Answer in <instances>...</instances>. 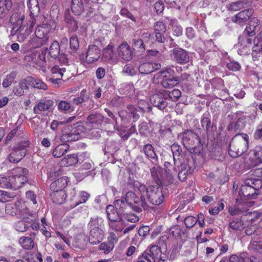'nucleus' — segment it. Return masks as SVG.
I'll list each match as a JSON object with an SVG mask.
<instances>
[{
    "label": "nucleus",
    "instance_id": "nucleus-64",
    "mask_svg": "<svg viewBox=\"0 0 262 262\" xmlns=\"http://www.w3.org/2000/svg\"><path fill=\"white\" fill-rule=\"evenodd\" d=\"M197 221V219L192 216H187L184 219V223L187 228L192 227Z\"/></svg>",
    "mask_w": 262,
    "mask_h": 262
},
{
    "label": "nucleus",
    "instance_id": "nucleus-8",
    "mask_svg": "<svg viewBox=\"0 0 262 262\" xmlns=\"http://www.w3.org/2000/svg\"><path fill=\"white\" fill-rule=\"evenodd\" d=\"M174 71L172 68H168L160 72V75L163 78L161 85L166 89L172 88L177 85L180 81L178 77H173Z\"/></svg>",
    "mask_w": 262,
    "mask_h": 262
},
{
    "label": "nucleus",
    "instance_id": "nucleus-37",
    "mask_svg": "<svg viewBox=\"0 0 262 262\" xmlns=\"http://www.w3.org/2000/svg\"><path fill=\"white\" fill-rule=\"evenodd\" d=\"M78 159L76 155H68L62 159L60 164L63 166H72L78 162Z\"/></svg>",
    "mask_w": 262,
    "mask_h": 262
},
{
    "label": "nucleus",
    "instance_id": "nucleus-26",
    "mask_svg": "<svg viewBox=\"0 0 262 262\" xmlns=\"http://www.w3.org/2000/svg\"><path fill=\"white\" fill-rule=\"evenodd\" d=\"M154 30L157 41L163 42L164 40L163 34L166 31V27L164 23L161 21L156 23L154 26Z\"/></svg>",
    "mask_w": 262,
    "mask_h": 262
},
{
    "label": "nucleus",
    "instance_id": "nucleus-25",
    "mask_svg": "<svg viewBox=\"0 0 262 262\" xmlns=\"http://www.w3.org/2000/svg\"><path fill=\"white\" fill-rule=\"evenodd\" d=\"M126 225L125 222L121 216L118 219L114 220L108 223L109 230L112 231L120 232Z\"/></svg>",
    "mask_w": 262,
    "mask_h": 262
},
{
    "label": "nucleus",
    "instance_id": "nucleus-15",
    "mask_svg": "<svg viewBox=\"0 0 262 262\" xmlns=\"http://www.w3.org/2000/svg\"><path fill=\"white\" fill-rule=\"evenodd\" d=\"M238 39L239 42L237 45L238 53L241 55L246 54L249 52V48L252 46V39L250 36L247 35L239 36Z\"/></svg>",
    "mask_w": 262,
    "mask_h": 262
},
{
    "label": "nucleus",
    "instance_id": "nucleus-10",
    "mask_svg": "<svg viewBox=\"0 0 262 262\" xmlns=\"http://www.w3.org/2000/svg\"><path fill=\"white\" fill-rule=\"evenodd\" d=\"M29 145L28 141L20 142L18 145L14 146L13 151L9 155L8 159L11 162H18L26 155L25 149Z\"/></svg>",
    "mask_w": 262,
    "mask_h": 262
},
{
    "label": "nucleus",
    "instance_id": "nucleus-35",
    "mask_svg": "<svg viewBox=\"0 0 262 262\" xmlns=\"http://www.w3.org/2000/svg\"><path fill=\"white\" fill-rule=\"evenodd\" d=\"M114 205V207L120 216L125 213L126 210L129 207L123 199L115 201Z\"/></svg>",
    "mask_w": 262,
    "mask_h": 262
},
{
    "label": "nucleus",
    "instance_id": "nucleus-29",
    "mask_svg": "<svg viewBox=\"0 0 262 262\" xmlns=\"http://www.w3.org/2000/svg\"><path fill=\"white\" fill-rule=\"evenodd\" d=\"M25 15L19 13H14L10 17V21L13 25L12 29L26 25L24 23Z\"/></svg>",
    "mask_w": 262,
    "mask_h": 262
},
{
    "label": "nucleus",
    "instance_id": "nucleus-52",
    "mask_svg": "<svg viewBox=\"0 0 262 262\" xmlns=\"http://www.w3.org/2000/svg\"><path fill=\"white\" fill-rule=\"evenodd\" d=\"M133 48L134 50L140 53L144 52L145 48L143 40L141 39H134Z\"/></svg>",
    "mask_w": 262,
    "mask_h": 262
},
{
    "label": "nucleus",
    "instance_id": "nucleus-42",
    "mask_svg": "<svg viewBox=\"0 0 262 262\" xmlns=\"http://www.w3.org/2000/svg\"><path fill=\"white\" fill-rule=\"evenodd\" d=\"M24 258L29 262H42V261L41 255L40 253H33L31 251L27 252Z\"/></svg>",
    "mask_w": 262,
    "mask_h": 262
},
{
    "label": "nucleus",
    "instance_id": "nucleus-41",
    "mask_svg": "<svg viewBox=\"0 0 262 262\" xmlns=\"http://www.w3.org/2000/svg\"><path fill=\"white\" fill-rule=\"evenodd\" d=\"M127 111L126 112L121 111L119 112V116L122 118L125 117L124 114L127 113L128 114V117H132L134 121L137 120L139 116L136 113V108L134 107V106L132 105H128L127 107Z\"/></svg>",
    "mask_w": 262,
    "mask_h": 262
},
{
    "label": "nucleus",
    "instance_id": "nucleus-17",
    "mask_svg": "<svg viewBox=\"0 0 262 262\" xmlns=\"http://www.w3.org/2000/svg\"><path fill=\"white\" fill-rule=\"evenodd\" d=\"M100 56V49L95 45L89 46L86 53L85 60L88 63H93L99 58Z\"/></svg>",
    "mask_w": 262,
    "mask_h": 262
},
{
    "label": "nucleus",
    "instance_id": "nucleus-30",
    "mask_svg": "<svg viewBox=\"0 0 262 262\" xmlns=\"http://www.w3.org/2000/svg\"><path fill=\"white\" fill-rule=\"evenodd\" d=\"M259 21L256 18H252L249 21V25L246 27L244 32V34L253 36L255 34L256 28L258 26Z\"/></svg>",
    "mask_w": 262,
    "mask_h": 262
},
{
    "label": "nucleus",
    "instance_id": "nucleus-50",
    "mask_svg": "<svg viewBox=\"0 0 262 262\" xmlns=\"http://www.w3.org/2000/svg\"><path fill=\"white\" fill-rule=\"evenodd\" d=\"M59 44L57 41H54L50 46L49 53L52 57L55 58L59 55Z\"/></svg>",
    "mask_w": 262,
    "mask_h": 262
},
{
    "label": "nucleus",
    "instance_id": "nucleus-19",
    "mask_svg": "<svg viewBox=\"0 0 262 262\" xmlns=\"http://www.w3.org/2000/svg\"><path fill=\"white\" fill-rule=\"evenodd\" d=\"M220 262H262V260H259L257 257L253 256L248 257L247 254L244 253L241 254L240 256L236 255H232L230 257L229 261L222 260Z\"/></svg>",
    "mask_w": 262,
    "mask_h": 262
},
{
    "label": "nucleus",
    "instance_id": "nucleus-24",
    "mask_svg": "<svg viewBox=\"0 0 262 262\" xmlns=\"http://www.w3.org/2000/svg\"><path fill=\"white\" fill-rule=\"evenodd\" d=\"M253 13V10L252 9L242 11L235 15L233 21L239 24L244 23L250 18Z\"/></svg>",
    "mask_w": 262,
    "mask_h": 262
},
{
    "label": "nucleus",
    "instance_id": "nucleus-33",
    "mask_svg": "<svg viewBox=\"0 0 262 262\" xmlns=\"http://www.w3.org/2000/svg\"><path fill=\"white\" fill-rule=\"evenodd\" d=\"M12 6L11 0H0V18H4L8 13Z\"/></svg>",
    "mask_w": 262,
    "mask_h": 262
},
{
    "label": "nucleus",
    "instance_id": "nucleus-47",
    "mask_svg": "<svg viewBox=\"0 0 262 262\" xmlns=\"http://www.w3.org/2000/svg\"><path fill=\"white\" fill-rule=\"evenodd\" d=\"M255 162L253 166H256L262 163V146H256L253 150Z\"/></svg>",
    "mask_w": 262,
    "mask_h": 262
},
{
    "label": "nucleus",
    "instance_id": "nucleus-31",
    "mask_svg": "<svg viewBox=\"0 0 262 262\" xmlns=\"http://www.w3.org/2000/svg\"><path fill=\"white\" fill-rule=\"evenodd\" d=\"M53 105V102L51 100H47L40 102L34 107L33 111L35 114H39L42 111L49 110Z\"/></svg>",
    "mask_w": 262,
    "mask_h": 262
},
{
    "label": "nucleus",
    "instance_id": "nucleus-28",
    "mask_svg": "<svg viewBox=\"0 0 262 262\" xmlns=\"http://www.w3.org/2000/svg\"><path fill=\"white\" fill-rule=\"evenodd\" d=\"M68 181V177H61L51 183V189L52 191H62V189L67 185Z\"/></svg>",
    "mask_w": 262,
    "mask_h": 262
},
{
    "label": "nucleus",
    "instance_id": "nucleus-9",
    "mask_svg": "<svg viewBox=\"0 0 262 262\" xmlns=\"http://www.w3.org/2000/svg\"><path fill=\"white\" fill-rule=\"evenodd\" d=\"M35 23V19L32 18L31 21L27 25L19 27L16 29H12L10 35L14 36L16 34L17 40L19 42H24L32 32Z\"/></svg>",
    "mask_w": 262,
    "mask_h": 262
},
{
    "label": "nucleus",
    "instance_id": "nucleus-16",
    "mask_svg": "<svg viewBox=\"0 0 262 262\" xmlns=\"http://www.w3.org/2000/svg\"><path fill=\"white\" fill-rule=\"evenodd\" d=\"M53 192L51 194V197L53 202L57 204H63L66 198L69 195H70V199L73 200L72 197H75L76 195V191L73 189L71 190L70 194L66 195L65 193L63 191H53Z\"/></svg>",
    "mask_w": 262,
    "mask_h": 262
},
{
    "label": "nucleus",
    "instance_id": "nucleus-12",
    "mask_svg": "<svg viewBox=\"0 0 262 262\" xmlns=\"http://www.w3.org/2000/svg\"><path fill=\"white\" fill-rule=\"evenodd\" d=\"M182 141L188 150L194 149L200 144L199 136L191 130H187L183 133Z\"/></svg>",
    "mask_w": 262,
    "mask_h": 262
},
{
    "label": "nucleus",
    "instance_id": "nucleus-1",
    "mask_svg": "<svg viewBox=\"0 0 262 262\" xmlns=\"http://www.w3.org/2000/svg\"><path fill=\"white\" fill-rule=\"evenodd\" d=\"M163 170L160 168H153L151 169V174L153 179L157 183V185H150L146 187L144 184L140 183L136 184L134 186L135 189H137L141 195L142 200H146L149 203L159 205L162 203L164 201V195L162 188L159 186L158 183H161L164 178L162 174Z\"/></svg>",
    "mask_w": 262,
    "mask_h": 262
},
{
    "label": "nucleus",
    "instance_id": "nucleus-58",
    "mask_svg": "<svg viewBox=\"0 0 262 262\" xmlns=\"http://www.w3.org/2000/svg\"><path fill=\"white\" fill-rule=\"evenodd\" d=\"M121 216L125 222L127 221L131 223H136L139 220V217L133 213H127L125 212Z\"/></svg>",
    "mask_w": 262,
    "mask_h": 262
},
{
    "label": "nucleus",
    "instance_id": "nucleus-36",
    "mask_svg": "<svg viewBox=\"0 0 262 262\" xmlns=\"http://www.w3.org/2000/svg\"><path fill=\"white\" fill-rule=\"evenodd\" d=\"M69 149V146L67 144H61L57 146L52 152L55 158H60L64 155Z\"/></svg>",
    "mask_w": 262,
    "mask_h": 262
},
{
    "label": "nucleus",
    "instance_id": "nucleus-54",
    "mask_svg": "<svg viewBox=\"0 0 262 262\" xmlns=\"http://www.w3.org/2000/svg\"><path fill=\"white\" fill-rule=\"evenodd\" d=\"M11 180V174L7 177H4L0 178V186L3 188L12 189Z\"/></svg>",
    "mask_w": 262,
    "mask_h": 262
},
{
    "label": "nucleus",
    "instance_id": "nucleus-48",
    "mask_svg": "<svg viewBox=\"0 0 262 262\" xmlns=\"http://www.w3.org/2000/svg\"><path fill=\"white\" fill-rule=\"evenodd\" d=\"M103 222V221L101 217L91 218L88 226L90 229L102 228Z\"/></svg>",
    "mask_w": 262,
    "mask_h": 262
},
{
    "label": "nucleus",
    "instance_id": "nucleus-61",
    "mask_svg": "<svg viewBox=\"0 0 262 262\" xmlns=\"http://www.w3.org/2000/svg\"><path fill=\"white\" fill-rule=\"evenodd\" d=\"M29 224L23 221L17 222L15 225V229L19 232H25L29 227Z\"/></svg>",
    "mask_w": 262,
    "mask_h": 262
},
{
    "label": "nucleus",
    "instance_id": "nucleus-11",
    "mask_svg": "<svg viewBox=\"0 0 262 262\" xmlns=\"http://www.w3.org/2000/svg\"><path fill=\"white\" fill-rule=\"evenodd\" d=\"M86 7L90 8L92 11L98 7V0H84ZM71 10L75 15H80L83 11L82 0H72Z\"/></svg>",
    "mask_w": 262,
    "mask_h": 262
},
{
    "label": "nucleus",
    "instance_id": "nucleus-21",
    "mask_svg": "<svg viewBox=\"0 0 262 262\" xmlns=\"http://www.w3.org/2000/svg\"><path fill=\"white\" fill-rule=\"evenodd\" d=\"M103 119V117L100 114H91L88 117L86 124L90 128H98L102 122Z\"/></svg>",
    "mask_w": 262,
    "mask_h": 262
},
{
    "label": "nucleus",
    "instance_id": "nucleus-44",
    "mask_svg": "<svg viewBox=\"0 0 262 262\" xmlns=\"http://www.w3.org/2000/svg\"><path fill=\"white\" fill-rule=\"evenodd\" d=\"M30 84L34 88L46 90L47 85L41 80L32 77H29Z\"/></svg>",
    "mask_w": 262,
    "mask_h": 262
},
{
    "label": "nucleus",
    "instance_id": "nucleus-7",
    "mask_svg": "<svg viewBox=\"0 0 262 262\" xmlns=\"http://www.w3.org/2000/svg\"><path fill=\"white\" fill-rule=\"evenodd\" d=\"M83 132V127L81 125H68L63 131L60 140L63 142H71L78 140L80 134Z\"/></svg>",
    "mask_w": 262,
    "mask_h": 262
},
{
    "label": "nucleus",
    "instance_id": "nucleus-6",
    "mask_svg": "<svg viewBox=\"0 0 262 262\" xmlns=\"http://www.w3.org/2000/svg\"><path fill=\"white\" fill-rule=\"evenodd\" d=\"M140 195H141L140 194ZM124 200L133 210L136 212H141L142 208L144 210H146L148 208V206L144 200H142L141 196L139 198L134 192L128 191L125 196Z\"/></svg>",
    "mask_w": 262,
    "mask_h": 262
},
{
    "label": "nucleus",
    "instance_id": "nucleus-5",
    "mask_svg": "<svg viewBox=\"0 0 262 262\" xmlns=\"http://www.w3.org/2000/svg\"><path fill=\"white\" fill-rule=\"evenodd\" d=\"M28 173V170L26 168L21 167H16L10 171L13 189L16 190L21 188L27 182Z\"/></svg>",
    "mask_w": 262,
    "mask_h": 262
},
{
    "label": "nucleus",
    "instance_id": "nucleus-62",
    "mask_svg": "<svg viewBox=\"0 0 262 262\" xmlns=\"http://www.w3.org/2000/svg\"><path fill=\"white\" fill-rule=\"evenodd\" d=\"M107 242L110 244H113L115 247V245L118 242V237L117 235L114 233L112 231L108 230V235L107 237Z\"/></svg>",
    "mask_w": 262,
    "mask_h": 262
},
{
    "label": "nucleus",
    "instance_id": "nucleus-59",
    "mask_svg": "<svg viewBox=\"0 0 262 262\" xmlns=\"http://www.w3.org/2000/svg\"><path fill=\"white\" fill-rule=\"evenodd\" d=\"M249 247L259 252H262V241L252 240L250 242Z\"/></svg>",
    "mask_w": 262,
    "mask_h": 262
},
{
    "label": "nucleus",
    "instance_id": "nucleus-55",
    "mask_svg": "<svg viewBox=\"0 0 262 262\" xmlns=\"http://www.w3.org/2000/svg\"><path fill=\"white\" fill-rule=\"evenodd\" d=\"M229 226L230 229L234 230H241L245 228L243 221L238 219L233 220L229 223Z\"/></svg>",
    "mask_w": 262,
    "mask_h": 262
},
{
    "label": "nucleus",
    "instance_id": "nucleus-22",
    "mask_svg": "<svg viewBox=\"0 0 262 262\" xmlns=\"http://www.w3.org/2000/svg\"><path fill=\"white\" fill-rule=\"evenodd\" d=\"M174 59L179 63H185L189 60L188 53L181 48H176L173 51Z\"/></svg>",
    "mask_w": 262,
    "mask_h": 262
},
{
    "label": "nucleus",
    "instance_id": "nucleus-38",
    "mask_svg": "<svg viewBox=\"0 0 262 262\" xmlns=\"http://www.w3.org/2000/svg\"><path fill=\"white\" fill-rule=\"evenodd\" d=\"M254 46L252 47L253 55L259 53L262 50V31L257 35L253 41Z\"/></svg>",
    "mask_w": 262,
    "mask_h": 262
},
{
    "label": "nucleus",
    "instance_id": "nucleus-40",
    "mask_svg": "<svg viewBox=\"0 0 262 262\" xmlns=\"http://www.w3.org/2000/svg\"><path fill=\"white\" fill-rule=\"evenodd\" d=\"M90 196V194L86 191H82L79 192L78 198L72 204V207L74 208L80 204L85 203L88 200Z\"/></svg>",
    "mask_w": 262,
    "mask_h": 262
},
{
    "label": "nucleus",
    "instance_id": "nucleus-2",
    "mask_svg": "<svg viewBox=\"0 0 262 262\" xmlns=\"http://www.w3.org/2000/svg\"><path fill=\"white\" fill-rule=\"evenodd\" d=\"M53 23L43 22L37 26L35 35L32 36L28 43V48H39L45 45L49 39V33L53 30Z\"/></svg>",
    "mask_w": 262,
    "mask_h": 262
},
{
    "label": "nucleus",
    "instance_id": "nucleus-27",
    "mask_svg": "<svg viewBox=\"0 0 262 262\" xmlns=\"http://www.w3.org/2000/svg\"><path fill=\"white\" fill-rule=\"evenodd\" d=\"M161 67L159 63L146 62L141 64L139 67V71L141 74H147L159 69Z\"/></svg>",
    "mask_w": 262,
    "mask_h": 262
},
{
    "label": "nucleus",
    "instance_id": "nucleus-63",
    "mask_svg": "<svg viewBox=\"0 0 262 262\" xmlns=\"http://www.w3.org/2000/svg\"><path fill=\"white\" fill-rule=\"evenodd\" d=\"M123 72L127 75L133 76L136 74V70L134 67L130 64H126L123 69Z\"/></svg>",
    "mask_w": 262,
    "mask_h": 262
},
{
    "label": "nucleus",
    "instance_id": "nucleus-53",
    "mask_svg": "<svg viewBox=\"0 0 262 262\" xmlns=\"http://www.w3.org/2000/svg\"><path fill=\"white\" fill-rule=\"evenodd\" d=\"M16 76V73L12 72L6 75L3 82V86L5 88L9 87L15 79Z\"/></svg>",
    "mask_w": 262,
    "mask_h": 262
},
{
    "label": "nucleus",
    "instance_id": "nucleus-60",
    "mask_svg": "<svg viewBox=\"0 0 262 262\" xmlns=\"http://www.w3.org/2000/svg\"><path fill=\"white\" fill-rule=\"evenodd\" d=\"M14 197V195L13 193L4 190H0V202H8L9 199Z\"/></svg>",
    "mask_w": 262,
    "mask_h": 262
},
{
    "label": "nucleus",
    "instance_id": "nucleus-20",
    "mask_svg": "<svg viewBox=\"0 0 262 262\" xmlns=\"http://www.w3.org/2000/svg\"><path fill=\"white\" fill-rule=\"evenodd\" d=\"M103 57L106 60H110L113 63H116L118 62V56L114 51V46L110 43L103 51Z\"/></svg>",
    "mask_w": 262,
    "mask_h": 262
},
{
    "label": "nucleus",
    "instance_id": "nucleus-23",
    "mask_svg": "<svg viewBox=\"0 0 262 262\" xmlns=\"http://www.w3.org/2000/svg\"><path fill=\"white\" fill-rule=\"evenodd\" d=\"M162 94H155L150 97L151 103L159 109L162 110L167 105V103L163 99Z\"/></svg>",
    "mask_w": 262,
    "mask_h": 262
},
{
    "label": "nucleus",
    "instance_id": "nucleus-13",
    "mask_svg": "<svg viewBox=\"0 0 262 262\" xmlns=\"http://www.w3.org/2000/svg\"><path fill=\"white\" fill-rule=\"evenodd\" d=\"M160 254V248L158 246L153 245L139 257L137 262H156Z\"/></svg>",
    "mask_w": 262,
    "mask_h": 262
},
{
    "label": "nucleus",
    "instance_id": "nucleus-57",
    "mask_svg": "<svg viewBox=\"0 0 262 262\" xmlns=\"http://www.w3.org/2000/svg\"><path fill=\"white\" fill-rule=\"evenodd\" d=\"M244 3L243 1H238L232 3L227 6L228 10L231 11H236L244 8Z\"/></svg>",
    "mask_w": 262,
    "mask_h": 262
},
{
    "label": "nucleus",
    "instance_id": "nucleus-51",
    "mask_svg": "<svg viewBox=\"0 0 262 262\" xmlns=\"http://www.w3.org/2000/svg\"><path fill=\"white\" fill-rule=\"evenodd\" d=\"M143 150L147 158L151 159H155L157 158V155L154 151V149L151 144H147L145 145Z\"/></svg>",
    "mask_w": 262,
    "mask_h": 262
},
{
    "label": "nucleus",
    "instance_id": "nucleus-43",
    "mask_svg": "<svg viewBox=\"0 0 262 262\" xmlns=\"http://www.w3.org/2000/svg\"><path fill=\"white\" fill-rule=\"evenodd\" d=\"M64 21L71 31L74 32L77 30V22L70 15L68 14L65 15Z\"/></svg>",
    "mask_w": 262,
    "mask_h": 262
},
{
    "label": "nucleus",
    "instance_id": "nucleus-39",
    "mask_svg": "<svg viewBox=\"0 0 262 262\" xmlns=\"http://www.w3.org/2000/svg\"><path fill=\"white\" fill-rule=\"evenodd\" d=\"M18 242L21 247L25 249H32L34 246L33 240L31 237H21L19 239Z\"/></svg>",
    "mask_w": 262,
    "mask_h": 262
},
{
    "label": "nucleus",
    "instance_id": "nucleus-4",
    "mask_svg": "<svg viewBox=\"0 0 262 262\" xmlns=\"http://www.w3.org/2000/svg\"><path fill=\"white\" fill-rule=\"evenodd\" d=\"M249 137L247 134L235 135L231 140L229 149V154L233 158L242 155L248 148Z\"/></svg>",
    "mask_w": 262,
    "mask_h": 262
},
{
    "label": "nucleus",
    "instance_id": "nucleus-34",
    "mask_svg": "<svg viewBox=\"0 0 262 262\" xmlns=\"http://www.w3.org/2000/svg\"><path fill=\"white\" fill-rule=\"evenodd\" d=\"M27 6L30 12L31 19H35L34 17L37 16L40 11L38 0H28Z\"/></svg>",
    "mask_w": 262,
    "mask_h": 262
},
{
    "label": "nucleus",
    "instance_id": "nucleus-14",
    "mask_svg": "<svg viewBox=\"0 0 262 262\" xmlns=\"http://www.w3.org/2000/svg\"><path fill=\"white\" fill-rule=\"evenodd\" d=\"M133 54L130 46L126 41L122 42L117 48L118 59L129 61L133 58Z\"/></svg>",
    "mask_w": 262,
    "mask_h": 262
},
{
    "label": "nucleus",
    "instance_id": "nucleus-45",
    "mask_svg": "<svg viewBox=\"0 0 262 262\" xmlns=\"http://www.w3.org/2000/svg\"><path fill=\"white\" fill-rule=\"evenodd\" d=\"M106 212L110 221L118 219L119 217L120 216V214H119L118 212L113 205L107 206Z\"/></svg>",
    "mask_w": 262,
    "mask_h": 262
},
{
    "label": "nucleus",
    "instance_id": "nucleus-32",
    "mask_svg": "<svg viewBox=\"0 0 262 262\" xmlns=\"http://www.w3.org/2000/svg\"><path fill=\"white\" fill-rule=\"evenodd\" d=\"M162 95L165 99L177 101L181 96V92L178 89H173L171 91H164Z\"/></svg>",
    "mask_w": 262,
    "mask_h": 262
},
{
    "label": "nucleus",
    "instance_id": "nucleus-56",
    "mask_svg": "<svg viewBox=\"0 0 262 262\" xmlns=\"http://www.w3.org/2000/svg\"><path fill=\"white\" fill-rule=\"evenodd\" d=\"M114 248L113 244H110L107 242H104L99 245V250L102 251L105 254L110 253Z\"/></svg>",
    "mask_w": 262,
    "mask_h": 262
},
{
    "label": "nucleus",
    "instance_id": "nucleus-46",
    "mask_svg": "<svg viewBox=\"0 0 262 262\" xmlns=\"http://www.w3.org/2000/svg\"><path fill=\"white\" fill-rule=\"evenodd\" d=\"M66 70V69L64 65H56L51 68V72L54 77L62 78Z\"/></svg>",
    "mask_w": 262,
    "mask_h": 262
},
{
    "label": "nucleus",
    "instance_id": "nucleus-3",
    "mask_svg": "<svg viewBox=\"0 0 262 262\" xmlns=\"http://www.w3.org/2000/svg\"><path fill=\"white\" fill-rule=\"evenodd\" d=\"M262 188V181L258 179H248L241 187L238 194L241 200L255 199L258 194L259 189Z\"/></svg>",
    "mask_w": 262,
    "mask_h": 262
},
{
    "label": "nucleus",
    "instance_id": "nucleus-49",
    "mask_svg": "<svg viewBox=\"0 0 262 262\" xmlns=\"http://www.w3.org/2000/svg\"><path fill=\"white\" fill-rule=\"evenodd\" d=\"M58 108L61 112H71L74 111V107L67 101H60L58 104Z\"/></svg>",
    "mask_w": 262,
    "mask_h": 262
},
{
    "label": "nucleus",
    "instance_id": "nucleus-18",
    "mask_svg": "<svg viewBox=\"0 0 262 262\" xmlns=\"http://www.w3.org/2000/svg\"><path fill=\"white\" fill-rule=\"evenodd\" d=\"M104 237V233L102 228L90 229L89 241L91 244H99Z\"/></svg>",
    "mask_w": 262,
    "mask_h": 262
}]
</instances>
